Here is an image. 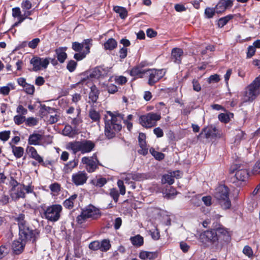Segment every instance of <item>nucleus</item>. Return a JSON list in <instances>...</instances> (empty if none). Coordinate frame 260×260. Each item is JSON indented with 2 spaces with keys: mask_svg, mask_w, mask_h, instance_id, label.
<instances>
[{
  "mask_svg": "<svg viewBox=\"0 0 260 260\" xmlns=\"http://www.w3.org/2000/svg\"><path fill=\"white\" fill-rule=\"evenodd\" d=\"M89 117L93 121L96 122H99L101 119L100 114L94 109H91L89 110Z\"/></svg>",
  "mask_w": 260,
  "mask_h": 260,
  "instance_id": "39",
  "label": "nucleus"
},
{
  "mask_svg": "<svg viewBox=\"0 0 260 260\" xmlns=\"http://www.w3.org/2000/svg\"><path fill=\"white\" fill-rule=\"evenodd\" d=\"M92 39H86L85 41V49L82 52H79L75 53L74 58L77 61H80L85 58L86 56L90 52V48L92 46Z\"/></svg>",
  "mask_w": 260,
  "mask_h": 260,
  "instance_id": "16",
  "label": "nucleus"
},
{
  "mask_svg": "<svg viewBox=\"0 0 260 260\" xmlns=\"http://www.w3.org/2000/svg\"><path fill=\"white\" fill-rule=\"evenodd\" d=\"M105 50H113L117 46V41L113 38H109L104 44Z\"/></svg>",
  "mask_w": 260,
  "mask_h": 260,
  "instance_id": "32",
  "label": "nucleus"
},
{
  "mask_svg": "<svg viewBox=\"0 0 260 260\" xmlns=\"http://www.w3.org/2000/svg\"><path fill=\"white\" fill-rule=\"evenodd\" d=\"M220 76L218 74H214L209 76L207 82L209 84L211 83H217L220 81Z\"/></svg>",
  "mask_w": 260,
  "mask_h": 260,
  "instance_id": "58",
  "label": "nucleus"
},
{
  "mask_svg": "<svg viewBox=\"0 0 260 260\" xmlns=\"http://www.w3.org/2000/svg\"><path fill=\"white\" fill-rule=\"evenodd\" d=\"M260 94V78H255L246 88L244 91L245 102H252Z\"/></svg>",
  "mask_w": 260,
  "mask_h": 260,
  "instance_id": "8",
  "label": "nucleus"
},
{
  "mask_svg": "<svg viewBox=\"0 0 260 260\" xmlns=\"http://www.w3.org/2000/svg\"><path fill=\"white\" fill-rule=\"evenodd\" d=\"M165 74V69H147V74H149L148 84L151 86L153 85L161 79Z\"/></svg>",
  "mask_w": 260,
  "mask_h": 260,
  "instance_id": "13",
  "label": "nucleus"
},
{
  "mask_svg": "<svg viewBox=\"0 0 260 260\" xmlns=\"http://www.w3.org/2000/svg\"><path fill=\"white\" fill-rule=\"evenodd\" d=\"M193 89L194 91L199 92L201 90V86L199 81L196 79H193L192 81Z\"/></svg>",
  "mask_w": 260,
  "mask_h": 260,
  "instance_id": "62",
  "label": "nucleus"
},
{
  "mask_svg": "<svg viewBox=\"0 0 260 260\" xmlns=\"http://www.w3.org/2000/svg\"><path fill=\"white\" fill-rule=\"evenodd\" d=\"M212 229L208 230L211 239V245L216 250L221 249L225 244L231 241V236L228 229L219 222L213 223Z\"/></svg>",
  "mask_w": 260,
  "mask_h": 260,
  "instance_id": "2",
  "label": "nucleus"
},
{
  "mask_svg": "<svg viewBox=\"0 0 260 260\" xmlns=\"http://www.w3.org/2000/svg\"><path fill=\"white\" fill-rule=\"evenodd\" d=\"M100 251L107 252L111 248V244L109 239H104L100 241Z\"/></svg>",
  "mask_w": 260,
  "mask_h": 260,
  "instance_id": "35",
  "label": "nucleus"
},
{
  "mask_svg": "<svg viewBox=\"0 0 260 260\" xmlns=\"http://www.w3.org/2000/svg\"><path fill=\"white\" fill-rule=\"evenodd\" d=\"M245 133L243 131H239L235 136V142L239 143L240 141L245 139Z\"/></svg>",
  "mask_w": 260,
  "mask_h": 260,
  "instance_id": "61",
  "label": "nucleus"
},
{
  "mask_svg": "<svg viewBox=\"0 0 260 260\" xmlns=\"http://www.w3.org/2000/svg\"><path fill=\"white\" fill-rule=\"evenodd\" d=\"M77 165V160L74 159L73 160L70 161L64 165L63 171L65 173H69L71 172L74 168H76Z\"/></svg>",
  "mask_w": 260,
  "mask_h": 260,
  "instance_id": "34",
  "label": "nucleus"
},
{
  "mask_svg": "<svg viewBox=\"0 0 260 260\" xmlns=\"http://www.w3.org/2000/svg\"><path fill=\"white\" fill-rule=\"evenodd\" d=\"M67 49L66 47H59L55 50L57 60L60 63H63L67 58L68 55L66 52Z\"/></svg>",
  "mask_w": 260,
  "mask_h": 260,
  "instance_id": "23",
  "label": "nucleus"
},
{
  "mask_svg": "<svg viewBox=\"0 0 260 260\" xmlns=\"http://www.w3.org/2000/svg\"><path fill=\"white\" fill-rule=\"evenodd\" d=\"M110 69L104 65L97 66L91 70L87 77L96 79H104L108 76Z\"/></svg>",
  "mask_w": 260,
  "mask_h": 260,
  "instance_id": "12",
  "label": "nucleus"
},
{
  "mask_svg": "<svg viewBox=\"0 0 260 260\" xmlns=\"http://www.w3.org/2000/svg\"><path fill=\"white\" fill-rule=\"evenodd\" d=\"M41 217L47 219L48 221L55 222L60 218L62 207L60 204H52L46 206L42 204L38 207Z\"/></svg>",
  "mask_w": 260,
  "mask_h": 260,
  "instance_id": "3",
  "label": "nucleus"
},
{
  "mask_svg": "<svg viewBox=\"0 0 260 260\" xmlns=\"http://www.w3.org/2000/svg\"><path fill=\"white\" fill-rule=\"evenodd\" d=\"M39 120L38 118L34 117H29L26 118L25 124L26 126L34 127L38 125Z\"/></svg>",
  "mask_w": 260,
  "mask_h": 260,
  "instance_id": "43",
  "label": "nucleus"
},
{
  "mask_svg": "<svg viewBox=\"0 0 260 260\" xmlns=\"http://www.w3.org/2000/svg\"><path fill=\"white\" fill-rule=\"evenodd\" d=\"M10 244L2 245L0 246V259L4 257L9 252Z\"/></svg>",
  "mask_w": 260,
  "mask_h": 260,
  "instance_id": "45",
  "label": "nucleus"
},
{
  "mask_svg": "<svg viewBox=\"0 0 260 260\" xmlns=\"http://www.w3.org/2000/svg\"><path fill=\"white\" fill-rule=\"evenodd\" d=\"M230 174L235 173V177L238 180L244 181L248 178L249 173L247 169L244 168L241 165L234 164L232 165L229 169Z\"/></svg>",
  "mask_w": 260,
  "mask_h": 260,
  "instance_id": "9",
  "label": "nucleus"
},
{
  "mask_svg": "<svg viewBox=\"0 0 260 260\" xmlns=\"http://www.w3.org/2000/svg\"><path fill=\"white\" fill-rule=\"evenodd\" d=\"M203 133H205V138L206 139H209L210 138H215L217 137H220V134L219 133L218 129H217L215 126L212 125L205 127L202 129V132L200 134V136L202 135Z\"/></svg>",
  "mask_w": 260,
  "mask_h": 260,
  "instance_id": "17",
  "label": "nucleus"
},
{
  "mask_svg": "<svg viewBox=\"0 0 260 260\" xmlns=\"http://www.w3.org/2000/svg\"><path fill=\"white\" fill-rule=\"evenodd\" d=\"M16 112L19 114L18 115L25 116L27 113V110L24 108L22 105H19L16 109Z\"/></svg>",
  "mask_w": 260,
  "mask_h": 260,
  "instance_id": "63",
  "label": "nucleus"
},
{
  "mask_svg": "<svg viewBox=\"0 0 260 260\" xmlns=\"http://www.w3.org/2000/svg\"><path fill=\"white\" fill-rule=\"evenodd\" d=\"M149 151L155 159L157 160H161L165 158V155L164 153L156 151L155 149L152 147L150 148Z\"/></svg>",
  "mask_w": 260,
  "mask_h": 260,
  "instance_id": "41",
  "label": "nucleus"
},
{
  "mask_svg": "<svg viewBox=\"0 0 260 260\" xmlns=\"http://www.w3.org/2000/svg\"><path fill=\"white\" fill-rule=\"evenodd\" d=\"M106 88V90L110 94H114L118 91V87L114 84H108Z\"/></svg>",
  "mask_w": 260,
  "mask_h": 260,
  "instance_id": "52",
  "label": "nucleus"
},
{
  "mask_svg": "<svg viewBox=\"0 0 260 260\" xmlns=\"http://www.w3.org/2000/svg\"><path fill=\"white\" fill-rule=\"evenodd\" d=\"M111 118L108 119L107 116L105 115L104 118L105 123V135L108 139L114 138L116 134L120 132L122 127V121L128 120L131 121L133 115L129 114L127 116L126 119H124V114L119 113L118 111H107Z\"/></svg>",
  "mask_w": 260,
  "mask_h": 260,
  "instance_id": "1",
  "label": "nucleus"
},
{
  "mask_svg": "<svg viewBox=\"0 0 260 260\" xmlns=\"http://www.w3.org/2000/svg\"><path fill=\"white\" fill-rule=\"evenodd\" d=\"M10 131H5L0 132V140L3 141H7L10 138Z\"/></svg>",
  "mask_w": 260,
  "mask_h": 260,
  "instance_id": "59",
  "label": "nucleus"
},
{
  "mask_svg": "<svg viewBox=\"0 0 260 260\" xmlns=\"http://www.w3.org/2000/svg\"><path fill=\"white\" fill-rule=\"evenodd\" d=\"M149 228V234L151 236L152 239L154 240H158L160 238V233L157 228V225L151 222V224Z\"/></svg>",
  "mask_w": 260,
  "mask_h": 260,
  "instance_id": "25",
  "label": "nucleus"
},
{
  "mask_svg": "<svg viewBox=\"0 0 260 260\" xmlns=\"http://www.w3.org/2000/svg\"><path fill=\"white\" fill-rule=\"evenodd\" d=\"M50 58L40 57L38 56H34L30 60V63L32 65V71L37 72L42 69L47 68L50 62Z\"/></svg>",
  "mask_w": 260,
  "mask_h": 260,
  "instance_id": "11",
  "label": "nucleus"
},
{
  "mask_svg": "<svg viewBox=\"0 0 260 260\" xmlns=\"http://www.w3.org/2000/svg\"><path fill=\"white\" fill-rule=\"evenodd\" d=\"M77 111V116L76 117L72 118L71 124L77 126L80 123L82 122V118L80 116L81 115V109L79 107L76 109Z\"/></svg>",
  "mask_w": 260,
  "mask_h": 260,
  "instance_id": "42",
  "label": "nucleus"
},
{
  "mask_svg": "<svg viewBox=\"0 0 260 260\" xmlns=\"http://www.w3.org/2000/svg\"><path fill=\"white\" fill-rule=\"evenodd\" d=\"M243 252L245 255L248 256L249 257L253 255V251L251 248L248 245L244 246L243 249Z\"/></svg>",
  "mask_w": 260,
  "mask_h": 260,
  "instance_id": "64",
  "label": "nucleus"
},
{
  "mask_svg": "<svg viewBox=\"0 0 260 260\" xmlns=\"http://www.w3.org/2000/svg\"><path fill=\"white\" fill-rule=\"evenodd\" d=\"M27 242L22 241L21 240H15L13 242L12 248L14 253L18 255L21 253L24 249Z\"/></svg>",
  "mask_w": 260,
  "mask_h": 260,
  "instance_id": "21",
  "label": "nucleus"
},
{
  "mask_svg": "<svg viewBox=\"0 0 260 260\" xmlns=\"http://www.w3.org/2000/svg\"><path fill=\"white\" fill-rule=\"evenodd\" d=\"M127 72L134 79L143 78L146 73V62L142 61Z\"/></svg>",
  "mask_w": 260,
  "mask_h": 260,
  "instance_id": "14",
  "label": "nucleus"
},
{
  "mask_svg": "<svg viewBox=\"0 0 260 260\" xmlns=\"http://www.w3.org/2000/svg\"><path fill=\"white\" fill-rule=\"evenodd\" d=\"M95 143L88 140L82 141H75L68 143L67 148L72 151L73 153L76 154L78 152L82 154L90 152L95 147Z\"/></svg>",
  "mask_w": 260,
  "mask_h": 260,
  "instance_id": "5",
  "label": "nucleus"
},
{
  "mask_svg": "<svg viewBox=\"0 0 260 260\" xmlns=\"http://www.w3.org/2000/svg\"><path fill=\"white\" fill-rule=\"evenodd\" d=\"M62 134L66 136L73 138L78 134V132L76 128H73L71 125H67L62 130Z\"/></svg>",
  "mask_w": 260,
  "mask_h": 260,
  "instance_id": "28",
  "label": "nucleus"
},
{
  "mask_svg": "<svg viewBox=\"0 0 260 260\" xmlns=\"http://www.w3.org/2000/svg\"><path fill=\"white\" fill-rule=\"evenodd\" d=\"M161 181L162 183H168L169 185H171L174 183V179L172 175L169 174H165L162 176Z\"/></svg>",
  "mask_w": 260,
  "mask_h": 260,
  "instance_id": "49",
  "label": "nucleus"
},
{
  "mask_svg": "<svg viewBox=\"0 0 260 260\" xmlns=\"http://www.w3.org/2000/svg\"><path fill=\"white\" fill-rule=\"evenodd\" d=\"M21 7L23 11L29 10L32 8L31 2L29 0H23L21 4Z\"/></svg>",
  "mask_w": 260,
  "mask_h": 260,
  "instance_id": "54",
  "label": "nucleus"
},
{
  "mask_svg": "<svg viewBox=\"0 0 260 260\" xmlns=\"http://www.w3.org/2000/svg\"><path fill=\"white\" fill-rule=\"evenodd\" d=\"M107 182L106 178L104 177H99L96 179H92L91 183L94 186L98 187H102Z\"/></svg>",
  "mask_w": 260,
  "mask_h": 260,
  "instance_id": "40",
  "label": "nucleus"
},
{
  "mask_svg": "<svg viewBox=\"0 0 260 260\" xmlns=\"http://www.w3.org/2000/svg\"><path fill=\"white\" fill-rule=\"evenodd\" d=\"M234 17V15L229 14L226 15V16L219 18L217 22L218 27L219 28L223 27L229 22L230 20L233 19Z\"/></svg>",
  "mask_w": 260,
  "mask_h": 260,
  "instance_id": "36",
  "label": "nucleus"
},
{
  "mask_svg": "<svg viewBox=\"0 0 260 260\" xmlns=\"http://www.w3.org/2000/svg\"><path fill=\"white\" fill-rule=\"evenodd\" d=\"M40 235V230L29 223L19 228V239L22 241H31L32 243H36Z\"/></svg>",
  "mask_w": 260,
  "mask_h": 260,
  "instance_id": "4",
  "label": "nucleus"
},
{
  "mask_svg": "<svg viewBox=\"0 0 260 260\" xmlns=\"http://www.w3.org/2000/svg\"><path fill=\"white\" fill-rule=\"evenodd\" d=\"M101 216L100 210L92 205H89L82 210L80 215L76 218L78 224L84 223L87 219L96 220Z\"/></svg>",
  "mask_w": 260,
  "mask_h": 260,
  "instance_id": "7",
  "label": "nucleus"
},
{
  "mask_svg": "<svg viewBox=\"0 0 260 260\" xmlns=\"http://www.w3.org/2000/svg\"><path fill=\"white\" fill-rule=\"evenodd\" d=\"M119 192L116 188H112L110 189L109 195L113 199L115 203H117L119 199Z\"/></svg>",
  "mask_w": 260,
  "mask_h": 260,
  "instance_id": "46",
  "label": "nucleus"
},
{
  "mask_svg": "<svg viewBox=\"0 0 260 260\" xmlns=\"http://www.w3.org/2000/svg\"><path fill=\"white\" fill-rule=\"evenodd\" d=\"M211 239L208 230L205 231L199 235V240L203 244L211 245Z\"/></svg>",
  "mask_w": 260,
  "mask_h": 260,
  "instance_id": "26",
  "label": "nucleus"
},
{
  "mask_svg": "<svg viewBox=\"0 0 260 260\" xmlns=\"http://www.w3.org/2000/svg\"><path fill=\"white\" fill-rule=\"evenodd\" d=\"M183 54V50L179 48H174L171 51V58L176 63L181 62L182 56Z\"/></svg>",
  "mask_w": 260,
  "mask_h": 260,
  "instance_id": "20",
  "label": "nucleus"
},
{
  "mask_svg": "<svg viewBox=\"0 0 260 260\" xmlns=\"http://www.w3.org/2000/svg\"><path fill=\"white\" fill-rule=\"evenodd\" d=\"M138 153L144 156L146 155V136L145 134L140 133L138 138Z\"/></svg>",
  "mask_w": 260,
  "mask_h": 260,
  "instance_id": "18",
  "label": "nucleus"
},
{
  "mask_svg": "<svg viewBox=\"0 0 260 260\" xmlns=\"http://www.w3.org/2000/svg\"><path fill=\"white\" fill-rule=\"evenodd\" d=\"M25 215L23 213V211L13 217V219L17 222L18 229L28 223L26 220H25Z\"/></svg>",
  "mask_w": 260,
  "mask_h": 260,
  "instance_id": "31",
  "label": "nucleus"
},
{
  "mask_svg": "<svg viewBox=\"0 0 260 260\" xmlns=\"http://www.w3.org/2000/svg\"><path fill=\"white\" fill-rule=\"evenodd\" d=\"M230 189L225 185H220L216 189L214 197L218 201L221 207L225 210L231 207V202L229 198Z\"/></svg>",
  "mask_w": 260,
  "mask_h": 260,
  "instance_id": "6",
  "label": "nucleus"
},
{
  "mask_svg": "<svg viewBox=\"0 0 260 260\" xmlns=\"http://www.w3.org/2000/svg\"><path fill=\"white\" fill-rule=\"evenodd\" d=\"M216 13L215 8L207 7L205 9L204 13L205 17L210 19L213 18Z\"/></svg>",
  "mask_w": 260,
  "mask_h": 260,
  "instance_id": "47",
  "label": "nucleus"
},
{
  "mask_svg": "<svg viewBox=\"0 0 260 260\" xmlns=\"http://www.w3.org/2000/svg\"><path fill=\"white\" fill-rule=\"evenodd\" d=\"M161 118L160 114L154 113H147V127H151L156 125V122Z\"/></svg>",
  "mask_w": 260,
  "mask_h": 260,
  "instance_id": "24",
  "label": "nucleus"
},
{
  "mask_svg": "<svg viewBox=\"0 0 260 260\" xmlns=\"http://www.w3.org/2000/svg\"><path fill=\"white\" fill-rule=\"evenodd\" d=\"M129 240L132 244L136 247H140L144 243V239L140 235L131 237Z\"/></svg>",
  "mask_w": 260,
  "mask_h": 260,
  "instance_id": "33",
  "label": "nucleus"
},
{
  "mask_svg": "<svg viewBox=\"0 0 260 260\" xmlns=\"http://www.w3.org/2000/svg\"><path fill=\"white\" fill-rule=\"evenodd\" d=\"M159 255V252L156 251L154 252L147 251V260H155L157 258Z\"/></svg>",
  "mask_w": 260,
  "mask_h": 260,
  "instance_id": "57",
  "label": "nucleus"
},
{
  "mask_svg": "<svg viewBox=\"0 0 260 260\" xmlns=\"http://www.w3.org/2000/svg\"><path fill=\"white\" fill-rule=\"evenodd\" d=\"M88 179L87 173L84 171H78L72 175V181L76 186H81L84 184Z\"/></svg>",
  "mask_w": 260,
  "mask_h": 260,
  "instance_id": "15",
  "label": "nucleus"
},
{
  "mask_svg": "<svg viewBox=\"0 0 260 260\" xmlns=\"http://www.w3.org/2000/svg\"><path fill=\"white\" fill-rule=\"evenodd\" d=\"M85 40H86V39H84L81 43L78 42H73L72 45V49L77 52H81L83 47L85 48L84 42Z\"/></svg>",
  "mask_w": 260,
  "mask_h": 260,
  "instance_id": "44",
  "label": "nucleus"
},
{
  "mask_svg": "<svg viewBox=\"0 0 260 260\" xmlns=\"http://www.w3.org/2000/svg\"><path fill=\"white\" fill-rule=\"evenodd\" d=\"M42 139V136L39 134L33 133L29 135L28 139V143L29 145H37Z\"/></svg>",
  "mask_w": 260,
  "mask_h": 260,
  "instance_id": "29",
  "label": "nucleus"
},
{
  "mask_svg": "<svg viewBox=\"0 0 260 260\" xmlns=\"http://www.w3.org/2000/svg\"><path fill=\"white\" fill-rule=\"evenodd\" d=\"M219 120L224 123H227L230 121V118L229 115L226 113H220L218 115Z\"/></svg>",
  "mask_w": 260,
  "mask_h": 260,
  "instance_id": "56",
  "label": "nucleus"
},
{
  "mask_svg": "<svg viewBox=\"0 0 260 260\" xmlns=\"http://www.w3.org/2000/svg\"><path fill=\"white\" fill-rule=\"evenodd\" d=\"M41 40L39 38H36L28 42V46L32 49H36L40 43Z\"/></svg>",
  "mask_w": 260,
  "mask_h": 260,
  "instance_id": "53",
  "label": "nucleus"
},
{
  "mask_svg": "<svg viewBox=\"0 0 260 260\" xmlns=\"http://www.w3.org/2000/svg\"><path fill=\"white\" fill-rule=\"evenodd\" d=\"M27 150L30 153V157L35 159L38 163L43 162V158L38 153L36 148L32 146H28Z\"/></svg>",
  "mask_w": 260,
  "mask_h": 260,
  "instance_id": "27",
  "label": "nucleus"
},
{
  "mask_svg": "<svg viewBox=\"0 0 260 260\" xmlns=\"http://www.w3.org/2000/svg\"><path fill=\"white\" fill-rule=\"evenodd\" d=\"M88 248L92 251L100 250V241L95 240L91 242L88 245Z\"/></svg>",
  "mask_w": 260,
  "mask_h": 260,
  "instance_id": "50",
  "label": "nucleus"
},
{
  "mask_svg": "<svg viewBox=\"0 0 260 260\" xmlns=\"http://www.w3.org/2000/svg\"><path fill=\"white\" fill-rule=\"evenodd\" d=\"M24 88L25 92L28 94L32 95L35 92V88L33 85L27 83Z\"/></svg>",
  "mask_w": 260,
  "mask_h": 260,
  "instance_id": "60",
  "label": "nucleus"
},
{
  "mask_svg": "<svg viewBox=\"0 0 260 260\" xmlns=\"http://www.w3.org/2000/svg\"><path fill=\"white\" fill-rule=\"evenodd\" d=\"M233 2L232 0H220L215 6L216 12L217 14L224 12L227 9L232 7Z\"/></svg>",
  "mask_w": 260,
  "mask_h": 260,
  "instance_id": "19",
  "label": "nucleus"
},
{
  "mask_svg": "<svg viewBox=\"0 0 260 260\" xmlns=\"http://www.w3.org/2000/svg\"><path fill=\"white\" fill-rule=\"evenodd\" d=\"M11 148L14 155L17 158L21 157L24 153V148L20 146L12 145Z\"/></svg>",
  "mask_w": 260,
  "mask_h": 260,
  "instance_id": "38",
  "label": "nucleus"
},
{
  "mask_svg": "<svg viewBox=\"0 0 260 260\" xmlns=\"http://www.w3.org/2000/svg\"><path fill=\"white\" fill-rule=\"evenodd\" d=\"M16 192H15L16 198H24L25 197V193L24 192V188L23 185H20L17 187Z\"/></svg>",
  "mask_w": 260,
  "mask_h": 260,
  "instance_id": "48",
  "label": "nucleus"
},
{
  "mask_svg": "<svg viewBox=\"0 0 260 260\" xmlns=\"http://www.w3.org/2000/svg\"><path fill=\"white\" fill-rule=\"evenodd\" d=\"M78 195L74 194L69 198L66 199L62 203L64 208L68 209H72L74 207V202L77 199Z\"/></svg>",
  "mask_w": 260,
  "mask_h": 260,
  "instance_id": "30",
  "label": "nucleus"
},
{
  "mask_svg": "<svg viewBox=\"0 0 260 260\" xmlns=\"http://www.w3.org/2000/svg\"><path fill=\"white\" fill-rule=\"evenodd\" d=\"M77 66V63L75 61L70 60L67 65V69L69 72H73L75 70Z\"/></svg>",
  "mask_w": 260,
  "mask_h": 260,
  "instance_id": "55",
  "label": "nucleus"
},
{
  "mask_svg": "<svg viewBox=\"0 0 260 260\" xmlns=\"http://www.w3.org/2000/svg\"><path fill=\"white\" fill-rule=\"evenodd\" d=\"M14 121L16 125H20L23 122L25 123L26 117L25 116L21 115H17L14 117Z\"/></svg>",
  "mask_w": 260,
  "mask_h": 260,
  "instance_id": "51",
  "label": "nucleus"
},
{
  "mask_svg": "<svg viewBox=\"0 0 260 260\" xmlns=\"http://www.w3.org/2000/svg\"><path fill=\"white\" fill-rule=\"evenodd\" d=\"M100 91L95 85H92L90 88V91L88 95V98L92 104L96 103Z\"/></svg>",
  "mask_w": 260,
  "mask_h": 260,
  "instance_id": "22",
  "label": "nucleus"
},
{
  "mask_svg": "<svg viewBox=\"0 0 260 260\" xmlns=\"http://www.w3.org/2000/svg\"><path fill=\"white\" fill-rule=\"evenodd\" d=\"M82 162L86 165V169L88 173H92L99 168L98 166H102L99 160L96 153L91 157L84 156L82 158Z\"/></svg>",
  "mask_w": 260,
  "mask_h": 260,
  "instance_id": "10",
  "label": "nucleus"
},
{
  "mask_svg": "<svg viewBox=\"0 0 260 260\" xmlns=\"http://www.w3.org/2000/svg\"><path fill=\"white\" fill-rule=\"evenodd\" d=\"M113 10L119 14V17L122 19H124L127 16V11L124 7L116 6L114 7Z\"/></svg>",
  "mask_w": 260,
  "mask_h": 260,
  "instance_id": "37",
  "label": "nucleus"
}]
</instances>
